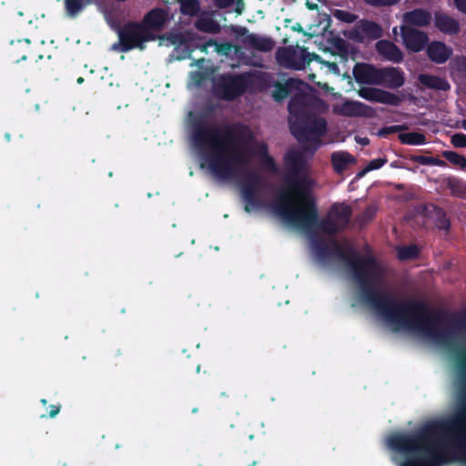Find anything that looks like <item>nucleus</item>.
Masks as SVG:
<instances>
[{
	"mask_svg": "<svg viewBox=\"0 0 466 466\" xmlns=\"http://www.w3.org/2000/svg\"><path fill=\"white\" fill-rule=\"evenodd\" d=\"M329 215L335 220V222H338L340 228L344 230L350 221L352 208L345 203L337 202L330 207Z\"/></svg>",
	"mask_w": 466,
	"mask_h": 466,
	"instance_id": "obj_24",
	"label": "nucleus"
},
{
	"mask_svg": "<svg viewBox=\"0 0 466 466\" xmlns=\"http://www.w3.org/2000/svg\"><path fill=\"white\" fill-rule=\"evenodd\" d=\"M387 158L379 157L370 160L368 165L358 174L359 177H362L370 171L376 170L383 167L387 163Z\"/></svg>",
	"mask_w": 466,
	"mask_h": 466,
	"instance_id": "obj_40",
	"label": "nucleus"
},
{
	"mask_svg": "<svg viewBox=\"0 0 466 466\" xmlns=\"http://www.w3.org/2000/svg\"><path fill=\"white\" fill-rule=\"evenodd\" d=\"M461 127L466 130V119L461 121Z\"/></svg>",
	"mask_w": 466,
	"mask_h": 466,
	"instance_id": "obj_57",
	"label": "nucleus"
},
{
	"mask_svg": "<svg viewBox=\"0 0 466 466\" xmlns=\"http://www.w3.org/2000/svg\"><path fill=\"white\" fill-rule=\"evenodd\" d=\"M168 20L167 10L156 7L147 12L140 22L145 28L151 32L161 31Z\"/></svg>",
	"mask_w": 466,
	"mask_h": 466,
	"instance_id": "obj_16",
	"label": "nucleus"
},
{
	"mask_svg": "<svg viewBox=\"0 0 466 466\" xmlns=\"http://www.w3.org/2000/svg\"><path fill=\"white\" fill-rule=\"evenodd\" d=\"M442 157L452 165L462 169L466 167V157L455 151L446 150L442 152Z\"/></svg>",
	"mask_w": 466,
	"mask_h": 466,
	"instance_id": "obj_36",
	"label": "nucleus"
},
{
	"mask_svg": "<svg viewBox=\"0 0 466 466\" xmlns=\"http://www.w3.org/2000/svg\"><path fill=\"white\" fill-rule=\"evenodd\" d=\"M371 107L360 101L347 100L335 109V113L348 117L369 116Z\"/></svg>",
	"mask_w": 466,
	"mask_h": 466,
	"instance_id": "obj_19",
	"label": "nucleus"
},
{
	"mask_svg": "<svg viewBox=\"0 0 466 466\" xmlns=\"http://www.w3.org/2000/svg\"><path fill=\"white\" fill-rule=\"evenodd\" d=\"M377 52L385 59L393 63H400L403 60V53L400 47L389 40H380L376 44Z\"/></svg>",
	"mask_w": 466,
	"mask_h": 466,
	"instance_id": "obj_23",
	"label": "nucleus"
},
{
	"mask_svg": "<svg viewBox=\"0 0 466 466\" xmlns=\"http://www.w3.org/2000/svg\"><path fill=\"white\" fill-rule=\"evenodd\" d=\"M419 81L422 86L433 90L448 91L451 88L450 83L445 78L438 76L420 74Z\"/></svg>",
	"mask_w": 466,
	"mask_h": 466,
	"instance_id": "obj_26",
	"label": "nucleus"
},
{
	"mask_svg": "<svg viewBox=\"0 0 466 466\" xmlns=\"http://www.w3.org/2000/svg\"><path fill=\"white\" fill-rule=\"evenodd\" d=\"M377 208L374 205L368 206L364 211L356 217V222L360 226L370 223L376 216Z\"/></svg>",
	"mask_w": 466,
	"mask_h": 466,
	"instance_id": "obj_37",
	"label": "nucleus"
},
{
	"mask_svg": "<svg viewBox=\"0 0 466 466\" xmlns=\"http://www.w3.org/2000/svg\"><path fill=\"white\" fill-rule=\"evenodd\" d=\"M331 257L345 262L361 300L392 324L395 330L419 332L438 343L451 346L458 334L466 329V312L451 316L443 310L431 309L424 301H398L379 290L376 286L380 273L374 257H361L351 246L345 251L335 239H332Z\"/></svg>",
	"mask_w": 466,
	"mask_h": 466,
	"instance_id": "obj_1",
	"label": "nucleus"
},
{
	"mask_svg": "<svg viewBox=\"0 0 466 466\" xmlns=\"http://www.w3.org/2000/svg\"><path fill=\"white\" fill-rule=\"evenodd\" d=\"M198 408H194V409L192 410V412H193V413H196V412H198Z\"/></svg>",
	"mask_w": 466,
	"mask_h": 466,
	"instance_id": "obj_62",
	"label": "nucleus"
},
{
	"mask_svg": "<svg viewBox=\"0 0 466 466\" xmlns=\"http://www.w3.org/2000/svg\"><path fill=\"white\" fill-rule=\"evenodd\" d=\"M433 433H449L454 444L466 445V393L461 395L458 410L452 418L424 424L422 437Z\"/></svg>",
	"mask_w": 466,
	"mask_h": 466,
	"instance_id": "obj_5",
	"label": "nucleus"
},
{
	"mask_svg": "<svg viewBox=\"0 0 466 466\" xmlns=\"http://www.w3.org/2000/svg\"><path fill=\"white\" fill-rule=\"evenodd\" d=\"M355 158L348 152H334L331 155V164L333 169L338 174H342L349 165L353 164Z\"/></svg>",
	"mask_w": 466,
	"mask_h": 466,
	"instance_id": "obj_29",
	"label": "nucleus"
},
{
	"mask_svg": "<svg viewBox=\"0 0 466 466\" xmlns=\"http://www.w3.org/2000/svg\"><path fill=\"white\" fill-rule=\"evenodd\" d=\"M60 405H50L49 406V417H56L60 411Z\"/></svg>",
	"mask_w": 466,
	"mask_h": 466,
	"instance_id": "obj_52",
	"label": "nucleus"
},
{
	"mask_svg": "<svg viewBox=\"0 0 466 466\" xmlns=\"http://www.w3.org/2000/svg\"><path fill=\"white\" fill-rule=\"evenodd\" d=\"M405 83L404 73L396 67L380 68V85L390 89L401 87Z\"/></svg>",
	"mask_w": 466,
	"mask_h": 466,
	"instance_id": "obj_21",
	"label": "nucleus"
},
{
	"mask_svg": "<svg viewBox=\"0 0 466 466\" xmlns=\"http://www.w3.org/2000/svg\"><path fill=\"white\" fill-rule=\"evenodd\" d=\"M247 43L254 49L261 52H269L274 48L275 43L269 37L251 34L247 36Z\"/></svg>",
	"mask_w": 466,
	"mask_h": 466,
	"instance_id": "obj_30",
	"label": "nucleus"
},
{
	"mask_svg": "<svg viewBox=\"0 0 466 466\" xmlns=\"http://www.w3.org/2000/svg\"><path fill=\"white\" fill-rule=\"evenodd\" d=\"M78 84H81L84 82V78L82 76L78 77L77 78V81H76Z\"/></svg>",
	"mask_w": 466,
	"mask_h": 466,
	"instance_id": "obj_58",
	"label": "nucleus"
},
{
	"mask_svg": "<svg viewBox=\"0 0 466 466\" xmlns=\"http://www.w3.org/2000/svg\"><path fill=\"white\" fill-rule=\"evenodd\" d=\"M191 138L195 147L205 152L203 158L209 171L219 180L236 179L249 163L250 155L243 146L252 142L253 134L245 125L221 127L197 117L192 121Z\"/></svg>",
	"mask_w": 466,
	"mask_h": 466,
	"instance_id": "obj_2",
	"label": "nucleus"
},
{
	"mask_svg": "<svg viewBox=\"0 0 466 466\" xmlns=\"http://www.w3.org/2000/svg\"><path fill=\"white\" fill-rule=\"evenodd\" d=\"M163 2L167 5L171 4V0H163Z\"/></svg>",
	"mask_w": 466,
	"mask_h": 466,
	"instance_id": "obj_59",
	"label": "nucleus"
},
{
	"mask_svg": "<svg viewBox=\"0 0 466 466\" xmlns=\"http://www.w3.org/2000/svg\"><path fill=\"white\" fill-rule=\"evenodd\" d=\"M244 175L241 185V193L246 201L244 209L246 212H250L253 208L261 207L258 193L262 185V177L258 172L252 170H246Z\"/></svg>",
	"mask_w": 466,
	"mask_h": 466,
	"instance_id": "obj_10",
	"label": "nucleus"
},
{
	"mask_svg": "<svg viewBox=\"0 0 466 466\" xmlns=\"http://www.w3.org/2000/svg\"><path fill=\"white\" fill-rule=\"evenodd\" d=\"M459 367L461 381L466 385V350L459 355Z\"/></svg>",
	"mask_w": 466,
	"mask_h": 466,
	"instance_id": "obj_46",
	"label": "nucleus"
},
{
	"mask_svg": "<svg viewBox=\"0 0 466 466\" xmlns=\"http://www.w3.org/2000/svg\"><path fill=\"white\" fill-rule=\"evenodd\" d=\"M404 127L403 126H391V127H383L380 130L379 134L380 136H387L389 134H391V133H394L396 131H399V130H401L403 129Z\"/></svg>",
	"mask_w": 466,
	"mask_h": 466,
	"instance_id": "obj_48",
	"label": "nucleus"
},
{
	"mask_svg": "<svg viewBox=\"0 0 466 466\" xmlns=\"http://www.w3.org/2000/svg\"><path fill=\"white\" fill-rule=\"evenodd\" d=\"M177 38H178V35H171V36L168 37V39H170L173 44L177 43Z\"/></svg>",
	"mask_w": 466,
	"mask_h": 466,
	"instance_id": "obj_54",
	"label": "nucleus"
},
{
	"mask_svg": "<svg viewBox=\"0 0 466 466\" xmlns=\"http://www.w3.org/2000/svg\"><path fill=\"white\" fill-rule=\"evenodd\" d=\"M289 128L299 142H313L314 149H317L320 145L319 138L327 132V121L311 112L300 119L292 120Z\"/></svg>",
	"mask_w": 466,
	"mask_h": 466,
	"instance_id": "obj_7",
	"label": "nucleus"
},
{
	"mask_svg": "<svg viewBox=\"0 0 466 466\" xmlns=\"http://www.w3.org/2000/svg\"><path fill=\"white\" fill-rule=\"evenodd\" d=\"M196 27L199 31L207 33H217L218 31V25L212 19H200L197 21Z\"/></svg>",
	"mask_w": 466,
	"mask_h": 466,
	"instance_id": "obj_39",
	"label": "nucleus"
},
{
	"mask_svg": "<svg viewBox=\"0 0 466 466\" xmlns=\"http://www.w3.org/2000/svg\"><path fill=\"white\" fill-rule=\"evenodd\" d=\"M431 13L424 8H415L411 11H407L402 15V25L411 27H426L431 25Z\"/></svg>",
	"mask_w": 466,
	"mask_h": 466,
	"instance_id": "obj_18",
	"label": "nucleus"
},
{
	"mask_svg": "<svg viewBox=\"0 0 466 466\" xmlns=\"http://www.w3.org/2000/svg\"><path fill=\"white\" fill-rule=\"evenodd\" d=\"M455 67L459 72L466 73V56H457L454 60Z\"/></svg>",
	"mask_w": 466,
	"mask_h": 466,
	"instance_id": "obj_47",
	"label": "nucleus"
},
{
	"mask_svg": "<svg viewBox=\"0 0 466 466\" xmlns=\"http://www.w3.org/2000/svg\"><path fill=\"white\" fill-rule=\"evenodd\" d=\"M258 76H262L264 84L257 86L256 91L264 92L268 90L270 87H274L272 91V97L275 101L280 102L287 98L292 90L298 88L299 80L296 78H288L284 83L276 80L274 76L268 72L258 71Z\"/></svg>",
	"mask_w": 466,
	"mask_h": 466,
	"instance_id": "obj_9",
	"label": "nucleus"
},
{
	"mask_svg": "<svg viewBox=\"0 0 466 466\" xmlns=\"http://www.w3.org/2000/svg\"><path fill=\"white\" fill-rule=\"evenodd\" d=\"M310 244L313 251L319 259L325 260L331 258L332 242L329 244L321 238H311Z\"/></svg>",
	"mask_w": 466,
	"mask_h": 466,
	"instance_id": "obj_31",
	"label": "nucleus"
},
{
	"mask_svg": "<svg viewBox=\"0 0 466 466\" xmlns=\"http://www.w3.org/2000/svg\"><path fill=\"white\" fill-rule=\"evenodd\" d=\"M434 25L440 32L449 35H458L461 31L459 21L441 11L434 13Z\"/></svg>",
	"mask_w": 466,
	"mask_h": 466,
	"instance_id": "obj_22",
	"label": "nucleus"
},
{
	"mask_svg": "<svg viewBox=\"0 0 466 466\" xmlns=\"http://www.w3.org/2000/svg\"><path fill=\"white\" fill-rule=\"evenodd\" d=\"M288 109L289 113V125L292 120H298L311 113L309 111L305 98L302 96H294L289 102Z\"/></svg>",
	"mask_w": 466,
	"mask_h": 466,
	"instance_id": "obj_25",
	"label": "nucleus"
},
{
	"mask_svg": "<svg viewBox=\"0 0 466 466\" xmlns=\"http://www.w3.org/2000/svg\"><path fill=\"white\" fill-rule=\"evenodd\" d=\"M261 164L263 167L270 172H277L278 167L274 158L268 153V147L263 146L261 150Z\"/></svg>",
	"mask_w": 466,
	"mask_h": 466,
	"instance_id": "obj_38",
	"label": "nucleus"
},
{
	"mask_svg": "<svg viewBox=\"0 0 466 466\" xmlns=\"http://www.w3.org/2000/svg\"><path fill=\"white\" fill-rule=\"evenodd\" d=\"M368 5L373 7L392 6L400 3V0H363Z\"/></svg>",
	"mask_w": 466,
	"mask_h": 466,
	"instance_id": "obj_44",
	"label": "nucleus"
},
{
	"mask_svg": "<svg viewBox=\"0 0 466 466\" xmlns=\"http://www.w3.org/2000/svg\"><path fill=\"white\" fill-rule=\"evenodd\" d=\"M333 15L338 20L348 24L355 22L358 18L355 14L340 9L335 10Z\"/></svg>",
	"mask_w": 466,
	"mask_h": 466,
	"instance_id": "obj_42",
	"label": "nucleus"
},
{
	"mask_svg": "<svg viewBox=\"0 0 466 466\" xmlns=\"http://www.w3.org/2000/svg\"><path fill=\"white\" fill-rule=\"evenodd\" d=\"M289 173L284 177V189L275 200L274 209L292 226L305 231L318 229L333 236L342 231L338 222L328 214L319 218V210L313 195L314 180L302 173L307 168L303 153L290 150L284 157Z\"/></svg>",
	"mask_w": 466,
	"mask_h": 466,
	"instance_id": "obj_3",
	"label": "nucleus"
},
{
	"mask_svg": "<svg viewBox=\"0 0 466 466\" xmlns=\"http://www.w3.org/2000/svg\"><path fill=\"white\" fill-rule=\"evenodd\" d=\"M358 142L363 146H366L370 143V139L368 137H363V138H360V140H358Z\"/></svg>",
	"mask_w": 466,
	"mask_h": 466,
	"instance_id": "obj_53",
	"label": "nucleus"
},
{
	"mask_svg": "<svg viewBox=\"0 0 466 466\" xmlns=\"http://www.w3.org/2000/svg\"><path fill=\"white\" fill-rule=\"evenodd\" d=\"M179 3V10L183 15L195 16L200 10V3L198 0H177Z\"/></svg>",
	"mask_w": 466,
	"mask_h": 466,
	"instance_id": "obj_34",
	"label": "nucleus"
},
{
	"mask_svg": "<svg viewBox=\"0 0 466 466\" xmlns=\"http://www.w3.org/2000/svg\"><path fill=\"white\" fill-rule=\"evenodd\" d=\"M410 159L413 163H418L420 165L424 166H437V167H446L447 164L444 160L434 157H426L422 155H411Z\"/></svg>",
	"mask_w": 466,
	"mask_h": 466,
	"instance_id": "obj_35",
	"label": "nucleus"
},
{
	"mask_svg": "<svg viewBox=\"0 0 466 466\" xmlns=\"http://www.w3.org/2000/svg\"><path fill=\"white\" fill-rule=\"evenodd\" d=\"M383 35L381 25L374 21L360 19L356 24V30L352 32V38L362 41L364 38L377 40Z\"/></svg>",
	"mask_w": 466,
	"mask_h": 466,
	"instance_id": "obj_15",
	"label": "nucleus"
},
{
	"mask_svg": "<svg viewBox=\"0 0 466 466\" xmlns=\"http://www.w3.org/2000/svg\"><path fill=\"white\" fill-rule=\"evenodd\" d=\"M234 0H215V5L218 8H227L232 5Z\"/></svg>",
	"mask_w": 466,
	"mask_h": 466,
	"instance_id": "obj_50",
	"label": "nucleus"
},
{
	"mask_svg": "<svg viewBox=\"0 0 466 466\" xmlns=\"http://www.w3.org/2000/svg\"><path fill=\"white\" fill-rule=\"evenodd\" d=\"M121 44H122V40L118 39V42L114 43L112 45L111 49L114 51L122 52V53H127V52L130 51V50H125Z\"/></svg>",
	"mask_w": 466,
	"mask_h": 466,
	"instance_id": "obj_51",
	"label": "nucleus"
},
{
	"mask_svg": "<svg viewBox=\"0 0 466 466\" xmlns=\"http://www.w3.org/2000/svg\"><path fill=\"white\" fill-rule=\"evenodd\" d=\"M308 7H309V9L313 10V9L317 8V5L308 3Z\"/></svg>",
	"mask_w": 466,
	"mask_h": 466,
	"instance_id": "obj_56",
	"label": "nucleus"
},
{
	"mask_svg": "<svg viewBox=\"0 0 466 466\" xmlns=\"http://www.w3.org/2000/svg\"><path fill=\"white\" fill-rule=\"evenodd\" d=\"M91 0H65V9L70 17L76 16Z\"/></svg>",
	"mask_w": 466,
	"mask_h": 466,
	"instance_id": "obj_32",
	"label": "nucleus"
},
{
	"mask_svg": "<svg viewBox=\"0 0 466 466\" xmlns=\"http://www.w3.org/2000/svg\"><path fill=\"white\" fill-rule=\"evenodd\" d=\"M41 402H42L44 405H46V400L42 399V400H41Z\"/></svg>",
	"mask_w": 466,
	"mask_h": 466,
	"instance_id": "obj_60",
	"label": "nucleus"
},
{
	"mask_svg": "<svg viewBox=\"0 0 466 466\" xmlns=\"http://www.w3.org/2000/svg\"><path fill=\"white\" fill-rule=\"evenodd\" d=\"M399 139L404 145H424L426 143V137L419 132H408L399 135Z\"/></svg>",
	"mask_w": 466,
	"mask_h": 466,
	"instance_id": "obj_33",
	"label": "nucleus"
},
{
	"mask_svg": "<svg viewBox=\"0 0 466 466\" xmlns=\"http://www.w3.org/2000/svg\"><path fill=\"white\" fill-rule=\"evenodd\" d=\"M425 49L429 59L438 65L446 63L453 53L451 46L437 40L429 42Z\"/></svg>",
	"mask_w": 466,
	"mask_h": 466,
	"instance_id": "obj_17",
	"label": "nucleus"
},
{
	"mask_svg": "<svg viewBox=\"0 0 466 466\" xmlns=\"http://www.w3.org/2000/svg\"><path fill=\"white\" fill-rule=\"evenodd\" d=\"M400 36L405 48L412 53L424 50L430 41L427 33L408 25H400Z\"/></svg>",
	"mask_w": 466,
	"mask_h": 466,
	"instance_id": "obj_11",
	"label": "nucleus"
},
{
	"mask_svg": "<svg viewBox=\"0 0 466 466\" xmlns=\"http://www.w3.org/2000/svg\"><path fill=\"white\" fill-rule=\"evenodd\" d=\"M358 95L361 98L370 102L380 103L394 106H399L402 101V98L396 94L372 86L360 87L358 90Z\"/></svg>",
	"mask_w": 466,
	"mask_h": 466,
	"instance_id": "obj_13",
	"label": "nucleus"
},
{
	"mask_svg": "<svg viewBox=\"0 0 466 466\" xmlns=\"http://www.w3.org/2000/svg\"><path fill=\"white\" fill-rule=\"evenodd\" d=\"M310 54L308 53L306 55L301 56L299 58L295 57V53L292 51H285L283 54V63L292 69L301 70L304 69L306 66H309L311 62V58L309 57Z\"/></svg>",
	"mask_w": 466,
	"mask_h": 466,
	"instance_id": "obj_28",
	"label": "nucleus"
},
{
	"mask_svg": "<svg viewBox=\"0 0 466 466\" xmlns=\"http://www.w3.org/2000/svg\"><path fill=\"white\" fill-rule=\"evenodd\" d=\"M216 46V50L218 52V53H221L223 55H228L231 50H232V44L229 43V42H224V43H221V44H218L215 40H208L207 43H206V46Z\"/></svg>",
	"mask_w": 466,
	"mask_h": 466,
	"instance_id": "obj_43",
	"label": "nucleus"
},
{
	"mask_svg": "<svg viewBox=\"0 0 466 466\" xmlns=\"http://www.w3.org/2000/svg\"><path fill=\"white\" fill-rule=\"evenodd\" d=\"M453 3L458 11L466 14V0H453Z\"/></svg>",
	"mask_w": 466,
	"mask_h": 466,
	"instance_id": "obj_49",
	"label": "nucleus"
},
{
	"mask_svg": "<svg viewBox=\"0 0 466 466\" xmlns=\"http://www.w3.org/2000/svg\"><path fill=\"white\" fill-rule=\"evenodd\" d=\"M6 53L9 58L15 63L25 61L28 58L37 62L39 59L43 58L42 55H36L35 52H34L32 43L27 38L11 41L6 49Z\"/></svg>",
	"mask_w": 466,
	"mask_h": 466,
	"instance_id": "obj_12",
	"label": "nucleus"
},
{
	"mask_svg": "<svg viewBox=\"0 0 466 466\" xmlns=\"http://www.w3.org/2000/svg\"><path fill=\"white\" fill-rule=\"evenodd\" d=\"M424 210L426 217L433 221L438 229L443 230L446 233L450 231L451 220L444 208L431 203L425 206Z\"/></svg>",
	"mask_w": 466,
	"mask_h": 466,
	"instance_id": "obj_20",
	"label": "nucleus"
},
{
	"mask_svg": "<svg viewBox=\"0 0 466 466\" xmlns=\"http://www.w3.org/2000/svg\"><path fill=\"white\" fill-rule=\"evenodd\" d=\"M380 68L367 63H357L352 70L356 82L362 85L380 86Z\"/></svg>",
	"mask_w": 466,
	"mask_h": 466,
	"instance_id": "obj_14",
	"label": "nucleus"
},
{
	"mask_svg": "<svg viewBox=\"0 0 466 466\" xmlns=\"http://www.w3.org/2000/svg\"><path fill=\"white\" fill-rule=\"evenodd\" d=\"M118 39L122 40L125 50L139 49L145 50L146 43L155 41V33L147 30L140 22L128 21L123 25L114 26Z\"/></svg>",
	"mask_w": 466,
	"mask_h": 466,
	"instance_id": "obj_8",
	"label": "nucleus"
},
{
	"mask_svg": "<svg viewBox=\"0 0 466 466\" xmlns=\"http://www.w3.org/2000/svg\"><path fill=\"white\" fill-rule=\"evenodd\" d=\"M419 250L416 246L410 245L402 247L399 250V258L401 260L415 258L418 256Z\"/></svg>",
	"mask_w": 466,
	"mask_h": 466,
	"instance_id": "obj_41",
	"label": "nucleus"
},
{
	"mask_svg": "<svg viewBox=\"0 0 466 466\" xmlns=\"http://www.w3.org/2000/svg\"><path fill=\"white\" fill-rule=\"evenodd\" d=\"M257 464V461H252V463L248 464V466H255Z\"/></svg>",
	"mask_w": 466,
	"mask_h": 466,
	"instance_id": "obj_61",
	"label": "nucleus"
},
{
	"mask_svg": "<svg viewBox=\"0 0 466 466\" xmlns=\"http://www.w3.org/2000/svg\"><path fill=\"white\" fill-rule=\"evenodd\" d=\"M424 424L414 433H395L388 439L389 446L406 458L400 466H445L453 462L466 464V445L439 450L436 438L441 433L422 437Z\"/></svg>",
	"mask_w": 466,
	"mask_h": 466,
	"instance_id": "obj_4",
	"label": "nucleus"
},
{
	"mask_svg": "<svg viewBox=\"0 0 466 466\" xmlns=\"http://www.w3.org/2000/svg\"><path fill=\"white\" fill-rule=\"evenodd\" d=\"M293 30L298 31V32H302L303 28L299 24H297V25L293 27Z\"/></svg>",
	"mask_w": 466,
	"mask_h": 466,
	"instance_id": "obj_55",
	"label": "nucleus"
},
{
	"mask_svg": "<svg viewBox=\"0 0 466 466\" xmlns=\"http://www.w3.org/2000/svg\"><path fill=\"white\" fill-rule=\"evenodd\" d=\"M451 142L455 147H466V135L463 133H456L451 137Z\"/></svg>",
	"mask_w": 466,
	"mask_h": 466,
	"instance_id": "obj_45",
	"label": "nucleus"
},
{
	"mask_svg": "<svg viewBox=\"0 0 466 466\" xmlns=\"http://www.w3.org/2000/svg\"><path fill=\"white\" fill-rule=\"evenodd\" d=\"M312 56H313L314 57H316V58H318V57H319V56H318V55H315V54H312Z\"/></svg>",
	"mask_w": 466,
	"mask_h": 466,
	"instance_id": "obj_63",
	"label": "nucleus"
},
{
	"mask_svg": "<svg viewBox=\"0 0 466 466\" xmlns=\"http://www.w3.org/2000/svg\"><path fill=\"white\" fill-rule=\"evenodd\" d=\"M264 84L262 76L258 71L242 74L222 75L216 88L218 95L226 101H233L244 95L248 90L256 91L257 86Z\"/></svg>",
	"mask_w": 466,
	"mask_h": 466,
	"instance_id": "obj_6",
	"label": "nucleus"
},
{
	"mask_svg": "<svg viewBox=\"0 0 466 466\" xmlns=\"http://www.w3.org/2000/svg\"><path fill=\"white\" fill-rule=\"evenodd\" d=\"M443 185L450 189L452 197L466 199V182L457 177L450 176L443 179Z\"/></svg>",
	"mask_w": 466,
	"mask_h": 466,
	"instance_id": "obj_27",
	"label": "nucleus"
}]
</instances>
